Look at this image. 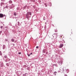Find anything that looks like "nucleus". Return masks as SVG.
Masks as SVG:
<instances>
[{
    "label": "nucleus",
    "mask_w": 76,
    "mask_h": 76,
    "mask_svg": "<svg viewBox=\"0 0 76 76\" xmlns=\"http://www.w3.org/2000/svg\"><path fill=\"white\" fill-rule=\"evenodd\" d=\"M28 57H29V56H30V54H28Z\"/></svg>",
    "instance_id": "28"
},
{
    "label": "nucleus",
    "mask_w": 76,
    "mask_h": 76,
    "mask_svg": "<svg viewBox=\"0 0 76 76\" xmlns=\"http://www.w3.org/2000/svg\"><path fill=\"white\" fill-rule=\"evenodd\" d=\"M5 41H8V40L7 39H5Z\"/></svg>",
    "instance_id": "23"
},
{
    "label": "nucleus",
    "mask_w": 76,
    "mask_h": 76,
    "mask_svg": "<svg viewBox=\"0 0 76 76\" xmlns=\"http://www.w3.org/2000/svg\"><path fill=\"white\" fill-rule=\"evenodd\" d=\"M12 45L13 46H15V44H12Z\"/></svg>",
    "instance_id": "35"
},
{
    "label": "nucleus",
    "mask_w": 76,
    "mask_h": 76,
    "mask_svg": "<svg viewBox=\"0 0 76 76\" xmlns=\"http://www.w3.org/2000/svg\"><path fill=\"white\" fill-rule=\"evenodd\" d=\"M52 37H53V39L54 41H53V42H54V39H56V38L57 37V34H54L53 35H52Z\"/></svg>",
    "instance_id": "2"
},
{
    "label": "nucleus",
    "mask_w": 76,
    "mask_h": 76,
    "mask_svg": "<svg viewBox=\"0 0 76 76\" xmlns=\"http://www.w3.org/2000/svg\"><path fill=\"white\" fill-rule=\"evenodd\" d=\"M55 32H57V30L56 31V30H55Z\"/></svg>",
    "instance_id": "34"
},
{
    "label": "nucleus",
    "mask_w": 76,
    "mask_h": 76,
    "mask_svg": "<svg viewBox=\"0 0 76 76\" xmlns=\"http://www.w3.org/2000/svg\"><path fill=\"white\" fill-rule=\"evenodd\" d=\"M60 70H61V71H64V69L62 67H61V68H60Z\"/></svg>",
    "instance_id": "6"
},
{
    "label": "nucleus",
    "mask_w": 76,
    "mask_h": 76,
    "mask_svg": "<svg viewBox=\"0 0 76 76\" xmlns=\"http://www.w3.org/2000/svg\"><path fill=\"white\" fill-rule=\"evenodd\" d=\"M8 60H9V61H10V59H9V58H8Z\"/></svg>",
    "instance_id": "31"
},
{
    "label": "nucleus",
    "mask_w": 76,
    "mask_h": 76,
    "mask_svg": "<svg viewBox=\"0 0 76 76\" xmlns=\"http://www.w3.org/2000/svg\"><path fill=\"white\" fill-rule=\"evenodd\" d=\"M63 47V44H61L59 45L60 48H61Z\"/></svg>",
    "instance_id": "4"
},
{
    "label": "nucleus",
    "mask_w": 76,
    "mask_h": 76,
    "mask_svg": "<svg viewBox=\"0 0 76 76\" xmlns=\"http://www.w3.org/2000/svg\"><path fill=\"white\" fill-rule=\"evenodd\" d=\"M32 53H31L30 54V55H32Z\"/></svg>",
    "instance_id": "29"
},
{
    "label": "nucleus",
    "mask_w": 76,
    "mask_h": 76,
    "mask_svg": "<svg viewBox=\"0 0 76 76\" xmlns=\"http://www.w3.org/2000/svg\"><path fill=\"white\" fill-rule=\"evenodd\" d=\"M45 7H47V4H45Z\"/></svg>",
    "instance_id": "15"
},
{
    "label": "nucleus",
    "mask_w": 76,
    "mask_h": 76,
    "mask_svg": "<svg viewBox=\"0 0 76 76\" xmlns=\"http://www.w3.org/2000/svg\"><path fill=\"white\" fill-rule=\"evenodd\" d=\"M60 42H61V41Z\"/></svg>",
    "instance_id": "42"
},
{
    "label": "nucleus",
    "mask_w": 76,
    "mask_h": 76,
    "mask_svg": "<svg viewBox=\"0 0 76 76\" xmlns=\"http://www.w3.org/2000/svg\"><path fill=\"white\" fill-rule=\"evenodd\" d=\"M6 65H7V66H9V64H8V63H7Z\"/></svg>",
    "instance_id": "17"
},
{
    "label": "nucleus",
    "mask_w": 76,
    "mask_h": 76,
    "mask_svg": "<svg viewBox=\"0 0 76 76\" xmlns=\"http://www.w3.org/2000/svg\"><path fill=\"white\" fill-rule=\"evenodd\" d=\"M62 41H64V40H62Z\"/></svg>",
    "instance_id": "40"
},
{
    "label": "nucleus",
    "mask_w": 76,
    "mask_h": 76,
    "mask_svg": "<svg viewBox=\"0 0 76 76\" xmlns=\"http://www.w3.org/2000/svg\"><path fill=\"white\" fill-rule=\"evenodd\" d=\"M69 69H66L67 73H69Z\"/></svg>",
    "instance_id": "12"
},
{
    "label": "nucleus",
    "mask_w": 76,
    "mask_h": 76,
    "mask_svg": "<svg viewBox=\"0 0 76 76\" xmlns=\"http://www.w3.org/2000/svg\"><path fill=\"white\" fill-rule=\"evenodd\" d=\"M58 72L59 73L60 72V71H58Z\"/></svg>",
    "instance_id": "36"
},
{
    "label": "nucleus",
    "mask_w": 76,
    "mask_h": 76,
    "mask_svg": "<svg viewBox=\"0 0 76 76\" xmlns=\"http://www.w3.org/2000/svg\"><path fill=\"white\" fill-rule=\"evenodd\" d=\"M4 15L2 14H0V18H3Z\"/></svg>",
    "instance_id": "5"
},
{
    "label": "nucleus",
    "mask_w": 76,
    "mask_h": 76,
    "mask_svg": "<svg viewBox=\"0 0 76 76\" xmlns=\"http://www.w3.org/2000/svg\"><path fill=\"white\" fill-rule=\"evenodd\" d=\"M65 76H67V75H65Z\"/></svg>",
    "instance_id": "37"
},
{
    "label": "nucleus",
    "mask_w": 76,
    "mask_h": 76,
    "mask_svg": "<svg viewBox=\"0 0 76 76\" xmlns=\"http://www.w3.org/2000/svg\"><path fill=\"white\" fill-rule=\"evenodd\" d=\"M1 33H2V31H0V35H1Z\"/></svg>",
    "instance_id": "16"
},
{
    "label": "nucleus",
    "mask_w": 76,
    "mask_h": 76,
    "mask_svg": "<svg viewBox=\"0 0 76 76\" xmlns=\"http://www.w3.org/2000/svg\"><path fill=\"white\" fill-rule=\"evenodd\" d=\"M14 15L15 16H16L17 15V13L15 12L14 13Z\"/></svg>",
    "instance_id": "8"
},
{
    "label": "nucleus",
    "mask_w": 76,
    "mask_h": 76,
    "mask_svg": "<svg viewBox=\"0 0 76 76\" xmlns=\"http://www.w3.org/2000/svg\"><path fill=\"white\" fill-rule=\"evenodd\" d=\"M5 61L6 62H7V59L5 60Z\"/></svg>",
    "instance_id": "32"
},
{
    "label": "nucleus",
    "mask_w": 76,
    "mask_h": 76,
    "mask_svg": "<svg viewBox=\"0 0 76 76\" xmlns=\"http://www.w3.org/2000/svg\"><path fill=\"white\" fill-rule=\"evenodd\" d=\"M4 58H7V56L6 55L4 56Z\"/></svg>",
    "instance_id": "20"
},
{
    "label": "nucleus",
    "mask_w": 76,
    "mask_h": 76,
    "mask_svg": "<svg viewBox=\"0 0 76 76\" xmlns=\"http://www.w3.org/2000/svg\"><path fill=\"white\" fill-rule=\"evenodd\" d=\"M9 3L10 4H12V1H10Z\"/></svg>",
    "instance_id": "10"
},
{
    "label": "nucleus",
    "mask_w": 76,
    "mask_h": 76,
    "mask_svg": "<svg viewBox=\"0 0 76 76\" xmlns=\"http://www.w3.org/2000/svg\"><path fill=\"white\" fill-rule=\"evenodd\" d=\"M3 4H4V3H1V6H2Z\"/></svg>",
    "instance_id": "18"
},
{
    "label": "nucleus",
    "mask_w": 76,
    "mask_h": 76,
    "mask_svg": "<svg viewBox=\"0 0 76 76\" xmlns=\"http://www.w3.org/2000/svg\"><path fill=\"white\" fill-rule=\"evenodd\" d=\"M0 28H1V29H2V28H3V26H1Z\"/></svg>",
    "instance_id": "21"
},
{
    "label": "nucleus",
    "mask_w": 76,
    "mask_h": 76,
    "mask_svg": "<svg viewBox=\"0 0 76 76\" xmlns=\"http://www.w3.org/2000/svg\"><path fill=\"white\" fill-rule=\"evenodd\" d=\"M7 7H7V6H6V8H7Z\"/></svg>",
    "instance_id": "30"
},
{
    "label": "nucleus",
    "mask_w": 76,
    "mask_h": 76,
    "mask_svg": "<svg viewBox=\"0 0 76 76\" xmlns=\"http://www.w3.org/2000/svg\"><path fill=\"white\" fill-rule=\"evenodd\" d=\"M27 73H26L25 74H24V76H26L27 75Z\"/></svg>",
    "instance_id": "27"
},
{
    "label": "nucleus",
    "mask_w": 76,
    "mask_h": 76,
    "mask_svg": "<svg viewBox=\"0 0 76 76\" xmlns=\"http://www.w3.org/2000/svg\"><path fill=\"white\" fill-rule=\"evenodd\" d=\"M0 56H2V53L1 51H0Z\"/></svg>",
    "instance_id": "14"
},
{
    "label": "nucleus",
    "mask_w": 76,
    "mask_h": 76,
    "mask_svg": "<svg viewBox=\"0 0 76 76\" xmlns=\"http://www.w3.org/2000/svg\"><path fill=\"white\" fill-rule=\"evenodd\" d=\"M4 15V16H5V17H6V15Z\"/></svg>",
    "instance_id": "26"
},
{
    "label": "nucleus",
    "mask_w": 76,
    "mask_h": 76,
    "mask_svg": "<svg viewBox=\"0 0 76 76\" xmlns=\"http://www.w3.org/2000/svg\"><path fill=\"white\" fill-rule=\"evenodd\" d=\"M18 26H20V23H19V22H18Z\"/></svg>",
    "instance_id": "13"
},
{
    "label": "nucleus",
    "mask_w": 76,
    "mask_h": 76,
    "mask_svg": "<svg viewBox=\"0 0 76 76\" xmlns=\"http://www.w3.org/2000/svg\"><path fill=\"white\" fill-rule=\"evenodd\" d=\"M18 54H21V52L18 53Z\"/></svg>",
    "instance_id": "24"
},
{
    "label": "nucleus",
    "mask_w": 76,
    "mask_h": 76,
    "mask_svg": "<svg viewBox=\"0 0 76 76\" xmlns=\"http://www.w3.org/2000/svg\"><path fill=\"white\" fill-rule=\"evenodd\" d=\"M45 50H43V52L44 53H45Z\"/></svg>",
    "instance_id": "19"
},
{
    "label": "nucleus",
    "mask_w": 76,
    "mask_h": 76,
    "mask_svg": "<svg viewBox=\"0 0 76 76\" xmlns=\"http://www.w3.org/2000/svg\"><path fill=\"white\" fill-rule=\"evenodd\" d=\"M11 41L12 42H14L15 41V39H12Z\"/></svg>",
    "instance_id": "11"
},
{
    "label": "nucleus",
    "mask_w": 76,
    "mask_h": 76,
    "mask_svg": "<svg viewBox=\"0 0 76 76\" xmlns=\"http://www.w3.org/2000/svg\"><path fill=\"white\" fill-rule=\"evenodd\" d=\"M17 10H19V8H17Z\"/></svg>",
    "instance_id": "33"
},
{
    "label": "nucleus",
    "mask_w": 76,
    "mask_h": 76,
    "mask_svg": "<svg viewBox=\"0 0 76 76\" xmlns=\"http://www.w3.org/2000/svg\"><path fill=\"white\" fill-rule=\"evenodd\" d=\"M1 1H4H4H5V0H1Z\"/></svg>",
    "instance_id": "22"
},
{
    "label": "nucleus",
    "mask_w": 76,
    "mask_h": 76,
    "mask_svg": "<svg viewBox=\"0 0 76 76\" xmlns=\"http://www.w3.org/2000/svg\"><path fill=\"white\" fill-rule=\"evenodd\" d=\"M36 48H39V47L37 46Z\"/></svg>",
    "instance_id": "25"
},
{
    "label": "nucleus",
    "mask_w": 76,
    "mask_h": 76,
    "mask_svg": "<svg viewBox=\"0 0 76 76\" xmlns=\"http://www.w3.org/2000/svg\"><path fill=\"white\" fill-rule=\"evenodd\" d=\"M62 63H63L62 61H60L58 62V63L60 66L62 64Z\"/></svg>",
    "instance_id": "3"
},
{
    "label": "nucleus",
    "mask_w": 76,
    "mask_h": 76,
    "mask_svg": "<svg viewBox=\"0 0 76 76\" xmlns=\"http://www.w3.org/2000/svg\"><path fill=\"white\" fill-rule=\"evenodd\" d=\"M2 47H3V50H4V49H5V48H6V45H4Z\"/></svg>",
    "instance_id": "7"
},
{
    "label": "nucleus",
    "mask_w": 76,
    "mask_h": 76,
    "mask_svg": "<svg viewBox=\"0 0 76 76\" xmlns=\"http://www.w3.org/2000/svg\"><path fill=\"white\" fill-rule=\"evenodd\" d=\"M45 23L46 24V23Z\"/></svg>",
    "instance_id": "41"
},
{
    "label": "nucleus",
    "mask_w": 76,
    "mask_h": 76,
    "mask_svg": "<svg viewBox=\"0 0 76 76\" xmlns=\"http://www.w3.org/2000/svg\"><path fill=\"white\" fill-rule=\"evenodd\" d=\"M57 72L55 71L54 72V75H55V76H56V74H57Z\"/></svg>",
    "instance_id": "9"
},
{
    "label": "nucleus",
    "mask_w": 76,
    "mask_h": 76,
    "mask_svg": "<svg viewBox=\"0 0 76 76\" xmlns=\"http://www.w3.org/2000/svg\"><path fill=\"white\" fill-rule=\"evenodd\" d=\"M31 16H32V12H28L26 14V18L29 20V18L31 17Z\"/></svg>",
    "instance_id": "1"
},
{
    "label": "nucleus",
    "mask_w": 76,
    "mask_h": 76,
    "mask_svg": "<svg viewBox=\"0 0 76 76\" xmlns=\"http://www.w3.org/2000/svg\"><path fill=\"white\" fill-rule=\"evenodd\" d=\"M43 20H45V19L44 18Z\"/></svg>",
    "instance_id": "38"
},
{
    "label": "nucleus",
    "mask_w": 76,
    "mask_h": 76,
    "mask_svg": "<svg viewBox=\"0 0 76 76\" xmlns=\"http://www.w3.org/2000/svg\"><path fill=\"white\" fill-rule=\"evenodd\" d=\"M50 6H51V5H50Z\"/></svg>",
    "instance_id": "39"
}]
</instances>
